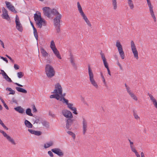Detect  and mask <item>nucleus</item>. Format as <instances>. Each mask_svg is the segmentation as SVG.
<instances>
[{"label": "nucleus", "mask_w": 157, "mask_h": 157, "mask_svg": "<svg viewBox=\"0 0 157 157\" xmlns=\"http://www.w3.org/2000/svg\"><path fill=\"white\" fill-rule=\"evenodd\" d=\"M45 72L47 76L49 78L54 76L55 72L53 67L49 64H47L45 67Z\"/></svg>", "instance_id": "f257e3e1"}, {"label": "nucleus", "mask_w": 157, "mask_h": 157, "mask_svg": "<svg viewBox=\"0 0 157 157\" xmlns=\"http://www.w3.org/2000/svg\"><path fill=\"white\" fill-rule=\"evenodd\" d=\"M88 73L90 80L91 84L96 89H98V85L94 78L93 73L89 65L88 66Z\"/></svg>", "instance_id": "f03ea898"}, {"label": "nucleus", "mask_w": 157, "mask_h": 157, "mask_svg": "<svg viewBox=\"0 0 157 157\" xmlns=\"http://www.w3.org/2000/svg\"><path fill=\"white\" fill-rule=\"evenodd\" d=\"M61 17V14H59V16H56L53 19L54 25L57 33H59L60 31V21Z\"/></svg>", "instance_id": "7ed1b4c3"}, {"label": "nucleus", "mask_w": 157, "mask_h": 157, "mask_svg": "<svg viewBox=\"0 0 157 157\" xmlns=\"http://www.w3.org/2000/svg\"><path fill=\"white\" fill-rule=\"evenodd\" d=\"M55 89L54 90V91L52 93H58L60 95V100H63V95L62 89L61 85L59 83H57L55 86Z\"/></svg>", "instance_id": "20e7f679"}, {"label": "nucleus", "mask_w": 157, "mask_h": 157, "mask_svg": "<svg viewBox=\"0 0 157 157\" xmlns=\"http://www.w3.org/2000/svg\"><path fill=\"white\" fill-rule=\"evenodd\" d=\"M116 46L117 48L121 57L122 59H124L125 57L124 52L123 50L122 45L118 41H117L116 42Z\"/></svg>", "instance_id": "39448f33"}, {"label": "nucleus", "mask_w": 157, "mask_h": 157, "mask_svg": "<svg viewBox=\"0 0 157 157\" xmlns=\"http://www.w3.org/2000/svg\"><path fill=\"white\" fill-rule=\"evenodd\" d=\"M129 143V146L131 151L135 153L136 156L137 157H140V155L138 154L137 151L136 147L134 145L133 140H131L129 139H128Z\"/></svg>", "instance_id": "423d86ee"}, {"label": "nucleus", "mask_w": 157, "mask_h": 157, "mask_svg": "<svg viewBox=\"0 0 157 157\" xmlns=\"http://www.w3.org/2000/svg\"><path fill=\"white\" fill-rule=\"evenodd\" d=\"M131 46L132 51L134 57L136 59H138L139 58L138 56V52L137 50L136 45L133 40L131 41Z\"/></svg>", "instance_id": "0eeeda50"}, {"label": "nucleus", "mask_w": 157, "mask_h": 157, "mask_svg": "<svg viewBox=\"0 0 157 157\" xmlns=\"http://www.w3.org/2000/svg\"><path fill=\"white\" fill-rule=\"evenodd\" d=\"M147 5L149 7L150 14L152 17L153 18L154 22H155L156 21V19L154 12L153 6L151 5L150 0H147Z\"/></svg>", "instance_id": "6e6552de"}, {"label": "nucleus", "mask_w": 157, "mask_h": 157, "mask_svg": "<svg viewBox=\"0 0 157 157\" xmlns=\"http://www.w3.org/2000/svg\"><path fill=\"white\" fill-rule=\"evenodd\" d=\"M82 124L83 134V135H85L87 130L88 122L87 120L84 117H82Z\"/></svg>", "instance_id": "1a4fd4ad"}, {"label": "nucleus", "mask_w": 157, "mask_h": 157, "mask_svg": "<svg viewBox=\"0 0 157 157\" xmlns=\"http://www.w3.org/2000/svg\"><path fill=\"white\" fill-rule=\"evenodd\" d=\"M0 132L2 133L4 136L6 138L7 140L12 144L15 145L16 143L15 142L13 139L12 138L9 136L7 134L3 131L0 130Z\"/></svg>", "instance_id": "9d476101"}, {"label": "nucleus", "mask_w": 157, "mask_h": 157, "mask_svg": "<svg viewBox=\"0 0 157 157\" xmlns=\"http://www.w3.org/2000/svg\"><path fill=\"white\" fill-rule=\"evenodd\" d=\"M15 22L16 24V28L19 31L22 32L23 28L21 24L19 17L17 15H16L15 17Z\"/></svg>", "instance_id": "9b49d317"}, {"label": "nucleus", "mask_w": 157, "mask_h": 157, "mask_svg": "<svg viewBox=\"0 0 157 157\" xmlns=\"http://www.w3.org/2000/svg\"><path fill=\"white\" fill-rule=\"evenodd\" d=\"M2 17L4 19L7 21L10 20V18L8 15L7 10L4 8H2Z\"/></svg>", "instance_id": "f8f14e48"}, {"label": "nucleus", "mask_w": 157, "mask_h": 157, "mask_svg": "<svg viewBox=\"0 0 157 157\" xmlns=\"http://www.w3.org/2000/svg\"><path fill=\"white\" fill-rule=\"evenodd\" d=\"M62 114L66 118L71 119L72 118L73 116L71 113L67 110H63L62 111Z\"/></svg>", "instance_id": "ddd939ff"}, {"label": "nucleus", "mask_w": 157, "mask_h": 157, "mask_svg": "<svg viewBox=\"0 0 157 157\" xmlns=\"http://www.w3.org/2000/svg\"><path fill=\"white\" fill-rule=\"evenodd\" d=\"M35 22L38 27L40 28H41L42 25L45 26L46 25V21L42 18Z\"/></svg>", "instance_id": "4468645a"}, {"label": "nucleus", "mask_w": 157, "mask_h": 157, "mask_svg": "<svg viewBox=\"0 0 157 157\" xmlns=\"http://www.w3.org/2000/svg\"><path fill=\"white\" fill-rule=\"evenodd\" d=\"M51 151L59 156H62L64 154L63 152L59 148H55L52 149L51 150Z\"/></svg>", "instance_id": "2eb2a0df"}, {"label": "nucleus", "mask_w": 157, "mask_h": 157, "mask_svg": "<svg viewBox=\"0 0 157 157\" xmlns=\"http://www.w3.org/2000/svg\"><path fill=\"white\" fill-rule=\"evenodd\" d=\"M73 120L71 119H68L66 121V127L68 130H71V125L73 123Z\"/></svg>", "instance_id": "dca6fc26"}, {"label": "nucleus", "mask_w": 157, "mask_h": 157, "mask_svg": "<svg viewBox=\"0 0 157 157\" xmlns=\"http://www.w3.org/2000/svg\"><path fill=\"white\" fill-rule=\"evenodd\" d=\"M1 72L2 73H0V74H2V75L3 76L4 78L8 82H12V81L11 80L9 76L7 75L5 73V72L2 70H1Z\"/></svg>", "instance_id": "f3484780"}, {"label": "nucleus", "mask_w": 157, "mask_h": 157, "mask_svg": "<svg viewBox=\"0 0 157 157\" xmlns=\"http://www.w3.org/2000/svg\"><path fill=\"white\" fill-rule=\"evenodd\" d=\"M100 55L101 56V58L103 61V63L105 67L106 68L109 67L108 63L106 61V59L105 57L104 54L102 52L100 53Z\"/></svg>", "instance_id": "a211bd4d"}, {"label": "nucleus", "mask_w": 157, "mask_h": 157, "mask_svg": "<svg viewBox=\"0 0 157 157\" xmlns=\"http://www.w3.org/2000/svg\"><path fill=\"white\" fill-rule=\"evenodd\" d=\"M82 18L84 20L85 22L86 23L87 25L89 27H91V24L90 22V21L88 20V18H87L86 16L85 15V14H84L82 16H81Z\"/></svg>", "instance_id": "6ab92c4d"}, {"label": "nucleus", "mask_w": 157, "mask_h": 157, "mask_svg": "<svg viewBox=\"0 0 157 157\" xmlns=\"http://www.w3.org/2000/svg\"><path fill=\"white\" fill-rule=\"evenodd\" d=\"M54 54H55L56 56L59 59H61V56L60 54L59 51L57 50V49L56 48H55L54 49H53L52 50Z\"/></svg>", "instance_id": "aec40b11"}, {"label": "nucleus", "mask_w": 157, "mask_h": 157, "mask_svg": "<svg viewBox=\"0 0 157 157\" xmlns=\"http://www.w3.org/2000/svg\"><path fill=\"white\" fill-rule=\"evenodd\" d=\"M42 18L41 17V14L40 12L38 13V14L36 13L34 14V20H35V22Z\"/></svg>", "instance_id": "412c9836"}, {"label": "nucleus", "mask_w": 157, "mask_h": 157, "mask_svg": "<svg viewBox=\"0 0 157 157\" xmlns=\"http://www.w3.org/2000/svg\"><path fill=\"white\" fill-rule=\"evenodd\" d=\"M77 4L78 10L79 13H80L81 15L82 16V15L85 14V13L83 11L81 6L80 5L79 2H77Z\"/></svg>", "instance_id": "4be33fe9"}, {"label": "nucleus", "mask_w": 157, "mask_h": 157, "mask_svg": "<svg viewBox=\"0 0 157 157\" xmlns=\"http://www.w3.org/2000/svg\"><path fill=\"white\" fill-rule=\"evenodd\" d=\"M14 109L17 112L21 113H24V110L21 106L15 107Z\"/></svg>", "instance_id": "5701e85b"}, {"label": "nucleus", "mask_w": 157, "mask_h": 157, "mask_svg": "<svg viewBox=\"0 0 157 157\" xmlns=\"http://www.w3.org/2000/svg\"><path fill=\"white\" fill-rule=\"evenodd\" d=\"M48 8H49V7H45L43 8V10L44 11V15L46 16H47L48 18L50 17V14L49 12V11L46 10V9Z\"/></svg>", "instance_id": "b1692460"}, {"label": "nucleus", "mask_w": 157, "mask_h": 157, "mask_svg": "<svg viewBox=\"0 0 157 157\" xmlns=\"http://www.w3.org/2000/svg\"><path fill=\"white\" fill-rule=\"evenodd\" d=\"M54 144L53 142L52 141H50L49 142L46 143L44 144V147L45 148H48L50 146L53 145Z\"/></svg>", "instance_id": "393cba45"}, {"label": "nucleus", "mask_w": 157, "mask_h": 157, "mask_svg": "<svg viewBox=\"0 0 157 157\" xmlns=\"http://www.w3.org/2000/svg\"><path fill=\"white\" fill-rule=\"evenodd\" d=\"M16 89L19 92L25 94L27 93V92L26 90L19 87H16Z\"/></svg>", "instance_id": "a878e982"}, {"label": "nucleus", "mask_w": 157, "mask_h": 157, "mask_svg": "<svg viewBox=\"0 0 157 157\" xmlns=\"http://www.w3.org/2000/svg\"><path fill=\"white\" fill-rule=\"evenodd\" d=\"M40 51L41 53L42 54V55L43 57H46L48 56V53L44 49V48H40Z\"/></svg>", "instance_id": "bb28decb"}, {"label": "nucleus", "mask_w": 157, "mask_h": 157, "mask_svg": "<svg viewBox=\"0 0 157 157\" xmlns=\"http://www.w3.org/2000/svg\"><path fill=\"white\" fill-rule=\"evenodd\" d=\"M25 126L28 128H32L33 127V125L29 121L27 120H25Z\"/></svg>", "instance_id": "cd10ccee"}, {"label": "nucleus", "mask_w": 157, "mask_h": 157, "mask_svg": "<svg viewBox=\"0 0 157 157\" xmlns=\"http://www.w3.org/2000/svg\"><path fill=\"white\" fill-rule=\"evenodd\" d=\"M112 5L113 6V9L116 10L117 7V0H111Z\"/></svg>", "instance_id": "c85d7f7f"}, {"label": "nucleus", "mask_w": 157, "mask_h": 157, "mask_svg": "<svg viewBox=\"0 0 157 157\" xmlns=\"http://www.w3.org/2000/svg\"><path fill=\"white\" fill-rule=\"evenodd\" d=\"M70 60L73 67L76 69L77 66L75 64V63L74 61V59L73 57V56L72 55L71 56L70 58Z\"/></svg>", "instance_id": "c756f323"}, {"label": "nucleus", "mask_w": 157, "mask_h": 157, "mask_svg": "<svg viewBox=\"0 0 157 157\" xmlns=\"http://www.w3.org/2000/svg\"><path fill=\"white\" fill-rule=\"evenodd\" d=\"M51 13L54 15L56 16H59V14H60L58 11L55 9H52L51 11Z\"/></svg>", "instance_id": "7c9ffc66"}, {"label": "nucleus", "mask_w": 157, "mask_h": 157, "mask_svg": "<svg viewBox=\"0 0 157 157\" xmlns=\"http://www.w3.org/2000/svg\"><path fill=\"white\" fill-rule=\"evenodd\" d=\"M26 113L27 115L29 116L34 117V116H33V114L32 113L31 110L30 108H28L26 109Z\"/></svg>", "instance_id": "2f4dec72"}, {"label": "nucleus", "mask_w": 157, "mask_h": 157, "mask_svg": "<svg viewBox=\"0 0 157 157\" xmlns=\"http://www.w3.org/2000/svg\"><path fill=\"white\" fill-rule=\"evenodd\" d=\"M128 4L131 9H133L134 7V5L133 4L132 0L128 2Z\"/></svg>", "instance_id": "473e14b6"}, {"label": "nucleus", "mask_w": 157, "mask_h": 157, "mask_svg": "<svg viewBox=\"0 0 157 157\" xmlns=\"http://www.w3.org/2000/svg\"><path fill=\"white\" fill-rule=\"evenodd\" d=\"M129 94L130 96L131 97L135 100L136 101L138 100L137 98L136 95L132 92Z\"/></svg>", "instance_id": "72a5a7b5"}, {"label": "nucleus", "mask_w": 157, "mask_h": 157, "mask_svg": "<svg viewBox=\"0 0 157 157\" xmlns=\"http://www.w3.org/2000/svg\"><path fill=\"white\" fill-rule=\"evenodd\" d=\"M6 90L10 91L9 94H15V91L14 90H12L10 88L7 87Z\"/></svg>", "instance_id": "f704fd0d"}, {"label": "nucleus", "mask_w": 157, "mask_h": 157, "mask_svg": "<svg viewBox=\"0 0 157 157\" xmlns=\"http://www.w3.org/2000/svg\"><path fill=\"white\" fill-rule=\"evenodd\" d=\"M50 47L52 50L53 49L56 48L53 40H52L51 42Z\"/></svg>", "instance_id": "c9c22d12"}, {"label": "nucleus", "mask_w": 157, "mask_h": 157, "mask_svg": "<svg viewBox=\"0 0 157 157\" xmlns=\"http://www.w3.org/2000/svg\"><path fill=\"white\" fill-rule=\"evenodd\" d=\"M33 30V33L34 36L35 37L36 40H38V36L37 35V33L36 29H34Z\"/></svg>", "instance_id": "e433bc0d"}, {"label": "nucleus", "mask_w": 157, "mask_h": 157, "mask_svg": "<svg viewBox=\"0 0 157 157\" xmlns=\"http://www.w3.org/2000/svg\"><path fill=\"white\" fill-rule=\"evenodd\" d=\"M67 132L74 139H75V133H74L72 132L69 131Z\"/></svg>", "instance_id": "4c0bfd02"}, {"label": "nucleus", "mask_w": 157, "mask_h": 157, "mask_svg": "<svg viewBox=\"0 0 157 157\" xmlns=\"http://www.w3.org/2000/svg\"><path fill=\"white\" fill-rule=\"evenodd\" d=\"M125 86L126 87V89L127 90V92L128 94H129L132 92L131 90H130V88L126 84H125Z\"/></svg>", "instance_id": "58836bf2"}, {"label": "nucleus", "mask_w": 157, "mask_h": 157, "mask_svg": "<svg viewBox=\"0 0 157 157\" xmlns=\"http://www.w3.org/2000/svg\"><path fill=\"white\" fill-rule=\"evenodd\" d=\"M11 11L14 12L15 13H17V11L15 10L14 7L13 6H12L8 8Z\"/></svg>", "instance_id": "ea45409f"}, {"label": "nucleus", "mask_w": 157, "mask_h": 157, "mask_svg": "<svg viewBox=\"0 0 157 157\" xmlns=\"http://www.w3.org/2000/svg\"><path fill=\"white\" fill-rule=\"evenodd\" d=\"M41 123L43 126L46 127H49V123L46 121H43Z\"/></svg>", "instance_id": "a19ab883"}, {"label": "nucleus", "mask_w": 157, "mask_h": 157, "mask_svg": "<svg viewBox=\"0 0 157 157\" xmlns=\"http://www.w3.org/2000/svg\"><path fill=\"white\" fill-rule=\"evenodd\" d=\"M24 75L23 73L22 72H18L17 73V76L19 78H22L23 76Z\"/></svg>", "instance_id": "79ce46f5"}, {"label": "nucleus", "mask_w": 157, "mask_h": 157, "mask_svg": "<svg viewBox=\"0 0 157 157\" xmlns=\"http://www.w3.org/2000/svg\"><path fill=\"white\" fill-rule=\"evenodd\" d=\"M42 134V132L40 131H35L34 132V134L35 135L39 136L41 135Z\"/></svg>", "instance_id": "37998d69"}, {"label": "nucleus", "mask_w": 157, "mask_h": 157, "mask_svg": "<svg viewBox=\"0 0 157 157\" xmlns=\"http://www.w3.org/2000/svg\"><path fill=\"white\" fill-rule=\"evenodd\" d=\"M133 115L134 117V118L136 120L140 119V118L138 116L137 113L133 111Z\"/></svg>", "instance_id": "c03bdc74"}, {"label": "nucleus", "mask_w": 157, "mask_h": 157, "mask_svg": "<svg viewBox=\"0 0 157 157\" xmlns=\"http://www.w3.org/2000/svg\"><path fill=\"white\" fill-rule=\"evenodd\" d=\"M70 109L71 110L73 111V113L75 114H78V113L77 112L76 109L75 108L72 107Z\"/></svg>", "instance_id": "a18cd8bd"}, {"label": "nucleus", "mask_w": 157, "mask_h": 157, "mask_svg": "<svg viewBox=\"0 0 157 157\" xmlns=\"http://www.w3.org/2000/svg\"><path fill=\"white\" fill-rule=\"evenodd\" d=\"M148 95L150 98L151 100L152 101V102H153L156 100L151 94H149Z\"/></svg>", "instance_id": "49530a36"}, {"label": "nucleus", "mask_w": 157, "mask_h": 157, "mask_svg": "<svg viewBox=\"0 0 157 157\" xmlns=\"http://www.w3.org/2000/svg\"><path fill=\"white\" fill-rule=\"evenodd\" d=\"M5 3L6 5V7L8 8H10V7L12 6L11 3L9 2L6 1Z\"/></svg>", "instance_id": "de8ad7c7"}, {"label": "nucleus", "mask_w": 157, "mask_h": 157, "mask_svg": "<svg viewBox=\"0 0 157 157\" xmlns=\"http://www.w3.org/2000/svg\"><path fill=\"white\" fill-rule=\"evenodd\" d=\"M55 94V98L56 99L58 100L60 98V96L59 95V94L58 93H56Z\"/></svg>", "instance_id": "09e8293b"}, {"label": "nucleus", "mask_w": 157, "mask_h": 157, "mask_svg": "<svg viewBox=\"0 0 157 157\" xmlns=\"http://www.w3.org/2000/svg\"><path fill=\"white\" fill-rule=\"evenodd\" d=\"M14 67L15 70H18L19 69V66L17 64H14Z\"/></svg>", "instance_id": "8fccbe9b"}, {"label": "nucleus", "mask_w": 157, "mask_h": 157, "mask_svg": "<svg viewBox=\"0 0 157 157\" xmlns=\"http://www.w3.org/2000/svg\"><path fill=\"white\" fill-rule=\"evenodd\" d=\"M33 112H36L37 111V110L34 105H33Z\"/></svg>", "instance_id": "3c124183"}, {"label": "nucleus", "mask_w": 157, "mask_h": 157, "mask_svg": "<svg viewBox=\"0 0 157 157\" xmlns=\"http://www.w3.org/2000/svg\"><path fill=\"white\" fill-rule=\"evenodd\" d=\"M48 154L50 156L52 157L53 156V154L52 151H48Z\"/></svg>", "instance_id": "603ef678"}, {"label": "nucleus", "mask_w": 157, "mask_h": 157, "mask_svg": "<svg viewBox=\"0 0 157 157\" xmlns=\"http://www.w3.org/2000/svg\"><path fill=\"white\" fill-rule=\"evenodd\" d=\"M117 65L120 68L121 70H123V68L121 66V65L119 63V61H117Z\"/></svg>", "instance_id": "864d4df0"}, {"label": "nucleus", "mask_w": 157, "mask_h": 157, "mask_svg": "<svg viewBox=\"0 0 157 157\" xmlns=\"http://www.w3.org/2000/svg\"><path fill=\"white\" fill-rule=\"evenodd\" d=\"M28 131L31 134H34V132H35V130H33V129H28Z\"/></svg>", "instance_id": "5fc2aeb1"}, {"label": "nucleus", "mask_w": 157, "mask_h": 157, "mask_svg": "<svg viewBox=\"0 0 157 157\" xmlns=\"http://www.w3.org/2000/svg\"><path fill=\"white\" fill-rule=\"evenodd\" d=\"M0 58L1 59H2L3 60L6 61V63H8V61L6 58H4L2 56H0Z\"/></svg>", "instance_id": "6e6d98bb"}, {"label": "nucleus", "mask_w": 157, "mask_h": 157, "mask_svg": "<svg viewBox=\"0 0 157 157\" xmlns=\"http://www.w3.org/2000/svg\"><path fill=\"white\" fill-rule=\"evenodd\" d=\"M68 108L70 109L72 107L73 104L70 103H68L67 105Z\"/></svg>", "instance_id": "4d7b16f0"}, {"label": "nucleus", "mask_w": 157, "mask_h": 157, "mask_svg": "<svg viewBox=\"0 0 157 157\" xmlns=\"http://www.w3.org/2000/svg\"><path fill=\"white\" fill-rule=\"evenodd\" d=\"M3 105L5 107V108L7 109L8 110L9 109V108L6 104L5 102L4 101H3Z\"/></svg>", "instance_id": "13d9d810"}, {"label": "nucleus", "mask_w": 157, "mask_h": 157, "mask_svg": "<svg viewBox=\"0 0 157 157\" xmlns=\"http://www.w3.org/2000/svg\"><path fill=\"white\" fill-rule=\"evenodd\" d=\"M49 114L50 116H51L52 117H55V115L53 114L51 111H49Z\"/></svg>", "instance_id": "bf43d9fd"}, {"label": "nucleus", "mask_w": 157, "mask_h": 157, "mask_svg": "<svg viewBox=\"0 0 157 157\" xmlns=\"http://www.w3.org/2000/svg\"><path fill=\"white\" fill-rule=\"evenodd\" d=\"M63 100L64 101V102L67 105L68 103V101L66 99L64 98H63Z\"/></svg>", "instance_id": "052dcab7"}, {"label": "nucleus", "mask_w": 157, "mask_h": 157, "mask_svg": "<svg viewBox=\"0 0 157 157\" xmlns=\"http://www.w3.org/2000/svg\"><path fill=\"white\" fill-rule=\"evenodd\" d=\"M153 102V104H154V105L155 106V107H157V102L156 100L155 101H154Z\"/></svg>", "instance_id": "680f3d73"}, {"label": "nucleus", "mask_w": 157, "mask_h": 157, "mask_svg": "<svg viewBox=\"0 0 157 157\" xmlns=\"http://www.w3.org/2000/svg\"><path fill=\"white\" fill-rule=\"evenodd\" d=\"M40 121V119L39 118H36V119L35 123H38Z\"/></svg>", "instance_id": "e2e57ef3"}, {"label": "nucleus", "mask_w": 157, "mask_h": 157, "mask_svg": "<svg viewBox=\"0 0 157 157\" xmlns=\"http://www.w3.org/2000/svg\"><path fill=\"white\" fill-rule=\"evenodd\" d=\"M106 69H107V71H108V74L110 75V76H111V73H110V71L109 70V67L108 68H106Z\"/></svg>", "instance_id": "0e129e2a"}, {"label": "nucleus", "mask_w": 157, "mask_h": 157, "mask_svg": "<svg viewBox=\"0 0 157 157\" xmlns=\"http://www.w3.org/2000/svg\"><path fill=\"white\" fill-rule=\"evenodd\" d=\"M0 43H1V44L2 45V47L3 48H4V43H3V41L0 40Z\"/></svg>", "instance_id": "69168bd1"}, {"label": "nucleus", "mask_w": 157, "mask_h": 157, "mask_svg": "<svg viewBox=\"0 0 157 157\" xmlns=\"http://www.w3.org/2000/svg\"><path fill=\"white\" fill-rule=\"evenodd\" d=\"M2 126L5 129H6V130H8V128L4 124H2Z\"/></svg>", "instance_id": "338daca9"}, {"label": "nucleus", "mask_w": 157, "mask_h": 157, "mask_svg": "<svg viewBox=\"0 0 157 157\" xmlns=\"http://www.w3.org/2000/svg\"><path fill=\"white\" fill-rule=\"evenodd\" d=\"M55 94H52L50 96V98H55Z\"/></svg>", "instance_id": "774afa93"}]
</instances>
